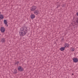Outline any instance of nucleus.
Segmentation results:
<instances>
[{"label":"nucleus","instance_id":"nucleus-1","mask_svg":"<svg viewBox=\"0 0 78 78\" xmlns=\"http://www.w3.org/2000/svg\"><path fill=\"white\" fill-rule=\"evenodd\" d=\"M25 28H26L25 30V27H22L20 28L19 32V33L20 36H25V35L27 34V32H28L27 27H25Z\"/></svg>","mask_w":78,"mask_h":78},{"label":"nucleus","instance_id":"nucleus-2","mask_svg":"<svg viewBox=\"0 0 78 78\" xmlns=\"http://www.w3.org/2000/svg\"><path fill=\"white\" fill-rule=\"evenodd\" d=\"M0 30L2 33H4V32L5 31V27H2L1 28Z\"/></svg>","mask_w":78,"mask_h":78},{"label":"nucleus","instance_id":"nucleus-3","mask_svg":"<svg viewBox=\"0 0 78 78\" xmlns=\"http://www.w3.org/2000/svg\"><path fill=\"white\" fill-rule=\"evenodd\" d=\"M18 69L19 71H23V68L20 66H19L18 68Z\"/></svg>","mask_w":78,"mask_h":78},{"label":"nucleus","instance_id":"nucleus-4","mask_svg":"<svg viewBox=\"0 0 78 78\" xmlns=\"http://www.w3.org/2000/svg\"><path fill=\"white\" fill-rule=\"evenodd\" d=\"M36 8H37L36 6H33L31 7L30 9L31 11H34Z\"/></svg>","mask_w":78,"mask_h":78},{"label":"nucleus","instance_id":"nucleus-5","mask_svg":"<svg viewBox=\"0 0 78 78\" xmlns=\"http://www.w3.org/2000/svg\"><path fill=\"white\" fill-rule=\"evenodd\" d=\"M73 62H74L76 63L78 62V59L76 58H74L73 59Z\"/></svg>","mask_w":78,"mask_h":78},{"label":"nucleus","instance_id":"nucleus-6","mask_svg":"<svg viewBox=\"0 0 78 78\" xmlns=\"http://www.w3.org/2000/svg\"><path fill=\"white\" fill-rule=\"evenodd\" d=\"M39 10L37 9L36 10H35V11L34 12V13L36 15H37V14H39Z\"/></svg>","mask_w":78,"mask_h":78},{"label":"nucleus","instance_id":"nucleus-7","mask_svg":"<svg viewBox=\"0 0 78 78\" xmlns=\"http://www.w3.org/2000/svg\"><path fill=\"white\" fill-rule=\"evenodd\" d=\"M30 17L31 19H34V17H35V16H34V14H31L30 15Z\"/></svg>","mask_w":78,"mask_h":78},{"label":"nucleus","instance_id":"nucleus-8","mask_svg":"<svg viewBox=\"0 0 78 78\" xmlns=\"http://www.w3.org/2000/svg\"><path fill=\"white\" fill-rule=\"evenodd\" d=\"M13 73H14V74H16V73H17V70L16 69H15L13 71H12Z\"/></svg>","mask_w":78,"mask_h":78},{"label":"nucleus","instance_id":"nucleus-9","mask_svg":"<svg viewBox=\"0 0 78 78\" xmlns=\"http://www.w3.org/2000/svg\"><path fill=\"white\" fill-rule=\"evenodd\" d=\"M65 47H62L61 48L60 50L61 51H64L65 50Z\"/></svg>","mask_w":78,"mask_h":78},{"label":"nucleus","instance_id":"nucleus-10","mask_svg":"<svg viewBox=\"0 0 78 78\" xmlns=\"http://www.w3.org/2000/svg\"><path fill=\"white\" fill-rule=\"evenodd\" d=\"M4 18L2 14L0 15V19H3Z\"/></svg>","mask_w":78,"mask_h":78},{"label":"nucleus","instance_id":"nucleus-11","mask_svg":"<svg viewBox=\"0 0 78 78\" xmlns=\"http://www.w3.org/2000/svg\"><path fill=\"white\" fill-rule=\"evenodd\" d=\"M4 22L5 25H7V23H8V22H7V20H4Z\"/></svg>","mask_w":78,"mask_h":78},{"label":"nucleus","instance_id":"nucleus-12","mask_svg":"<svg viewBox=\"0 0 78 78\" xmlns=\"http://www.w3.org/2000/svg\"><path fill=\"white\" fill-rule=\"evenodd\" d=\"M5 38H2L1 40V42H5Z\"/></svg>","mask_w":78,"mask_h":78},{"label":"nucleus","instance_id":"nucleus-13","mask_svg":"<svg viewBox=\"0 0 78 78\" xmlns=\"http://www.w3.org/2000/svg\"><path fill=\"white\" fill-rule=\"evenodd\" d=\"M65 45L64 47H65V48H66V47H69V45L67 43H65Z\"/></svg>","mask_w":78,"mask_h":78},{"label":"nucleus","instance_id":"nucleus-14","mask_svg":"<svg viewBox=\"0 0 78 78\" xmlns=\"http://www.w3.org/2000/svg\"><path fill=\"white\" fill-rule=\"evenodd\" d=\"M61 6H62V7H63V8H66V6L64 4H63L62 5H61Z\"/></svg>","mask_w":78,"mask_h":78},{"label":"nucleus","instance_id":"nucleus-15","mask_svg":"<svg viewBox=\"0 0 78 78\" xmlns=\"http://www.w3.org/2000/svg\"><path fill=\"white\" fill-rule=\"evenodd\" d=\"M71 51H75V49L74 48H73L72 49H71Z\"/></svg>","mask_w":78,"mask_h":78},{"label":"nucleus","instance_id":"nucleus-16","mask_svg":"<svg viewBox=\"0 0 78 78\" xmlns=\"http://www.w3.org/2000/svg\"><path fill=\"white\" fill-rule=\"evenodd\" d=\"M60 6V5H57V8H58Z\"/></svg>","mask_w":78,"mask_h":78},{"label":"nucleus","instance_id":"nucleus-17","mask_svg":"<svg viewBox=\"0 0 78 78\" xmlns=\"http://www.w3.org/2000/svg\"><path fill=\"white\" fill-rule=\"evenodd\" d=\"M19 63V62H17L16 63V64H18Z\"/></svg>","mask_w":78,"mask_h":78},{"label":"nucleus","instance_id":"nucleus-18","mask_svg":"<svg viewBox=\"0 0 78 78\" xmlns=\"http://www.w3.org/2000/svg\"><path fill=\"white\" fill-rule=\"evenodd\" d=\"M64 38H62V39H61V41H63V40H64Z\"/></svg>","mask_w":78,"mask_h":78},{"label":"nucleus","instance_id":"nucleus-19","mask_svg":"<svg viewBox=\"0 0 78 78\" xmlns=\"http://www.w3.org/2000/svg\"><path fill=\"white\" fill-rule=\"evenodd\" d=\"M7 26V27H8V25L7 24H5Z\"/></svg>","mask_w":78,"mask_h":78},{"label":"nucleus","instance_id":"nucleus-20","mask_svg":"<svg viewBox=\"0 0 78 78\" xmlns=\"http://www.w3.org/2000/svg\"><path fill=\"white\" fill-rule=\"evenodd\" d=\"M72 75H74V74H73V73L72 74Z\"/></svg>","mask_w":78,"mask_h":78},{"label":"nucleus","instance_id":"nucleus-21","mask_svg":"<svg viewBox=\"0 0 78 78\" xmlns=\"http://www.w3.org/2000/svg\"><path fill=\"white\" fill-rule=\"evenodd\" d=\"M0 14H1V12H0Z\"/></svg>","mask_w":78,"mask_h":78}]
</instances>
